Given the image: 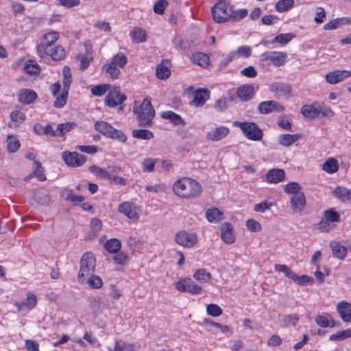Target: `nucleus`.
Wrapping results in <instances>:
<instances>
[{"instance_id":"obj_1","label":"nucleus","mask_w":351,"mask_h":351,"mask_svg":"<svg viewBox=\"0 0 351 351\" xmlns=\"http://www.w3.org/2000/svg\"><path fill=\"white\" fill-rule=\"evenodd\" d=\"M174 193L180 197L193 199L202 193L201 184L192 178H182L174 182L173 185Z\"/></svg>"},{"instance_id":"obj_2","label":"nucleus","mask_w":351,"mask_h":351,"mask_svg":"<svg viewBox=\"0 0 351 351\" xmlns=\"http://www.w3.org/2000/svg\"><path fill=\"white\" fill-rule=\"evenodd\" d=\"M133 111L137 115L139 126L149 127L152 124V119L155 116V110L149 99L145 98L140 105H135Z\"/></svg>"},{"instance_id":"obj_3","label":"nucleus","mask_w":351,"mask_h":351,"mask_svg":"<svg viewBox=\"0 0 351 351\" xmlns=\"http://www.w3.org/2000/svg\"><path fill=\"white\" fill-rule=\"evenodd\" d=\"M233 125L239 128L244 136L250 140L258 141L263 138V131L254 122L234 121Z\"/></svg>"},{"instance_id":"obj_4","label":"nucleus","mask_w":351,"mask_h":351,"mask_svg":"<svg viewBox=\"0 0 351 351\" xmlns=\"http://www.w3.org/2000/svg\"><path fill=\"white\" fill-rule=\"evenodd\" d=\"M95 258L90 252L85 253L80 260V268L77 276L78 281L83 282L84 280L95 271Z\"/></svg>"},{"instance_id":"obj_5","label":"nucleus","mask_w":351,"mask_h":351,"mask_svg":"<svg viewBox=\"0 0 351 351\" xmlns=\"http://www.w3.org/2000/svg\"><path fill=\"white\" fill-rule=\"evenodd\" d=\"M95 128L103 135L120 142L124 143L127 140V136L122 132L114 129L110 123L106 121H97L95 123Z\"/></svg>"},{"instance_id":"obj_6","label":"nucleus","mask_w":351,"mask_h":351,"mask_svg":"<svg viewBox=\"0 0 351 351\" xmlns=\"http://www.w3.org/2000/svg\"><path fill=\"white\" fill-rule=\"evenodd\" d=\"M211 13L215 22L218 23H224L230 20L231 7L226 1L217 2L213 6Z\"/></svg>"},{"instance_id":"obj_7","label":"nucleus","mask_w":351,"mask_h":351,"mask_svg":"<svg viewBox=\"0 0 351 351\" xmlns=\"http://www.w3.org/2000/svg\"><path fill=\"white\" fill-rule=\"evenodd\" d=\"M176 287L179 291H188L193 295L200 294L202 291V287L190 278H181L176 283Z\"/></svg>"},{"instance_id":"obj_8","label":"nucleus","mask_w":351,"mask_h":351,"mask_svg":"<svg viewBox=\"0 0 351 351\" xmlns=\"http://www.w3.org/2000/svg\"><path fill=\"white\" fill-rule=\"evenodd\" d=\"M196 234L191 231L181 230L175 235L176 242L184 247L191 248L197 242Z\"/></svg>"},{"instance_id":"obj_9","label":"nucleus","mask_w":351,"mask_h":351,"mask_svg":"<svg viewBox=\"0 0 351 351\" xmlns=\"http://www.w3.org/2000/svg\"><path fill=\"white\" fill-rule=\"evenodd\" d=\"M59 33L56 31H52L45 34L40 40V43L37 47L38 53H43L45 49H50V47L53 45V43L58 39Z\"/></svg>"},{"instance_id":"obj_10","label":"nucleus","mask_w":351,"mask_h":351,"mask_svg":"<svg viewBox=\"0 0 351 351\" xmlns=\"http://www.w3.org/2000/svg\"><path fill=\"white\" fill-rule=\"evenodd\" d=\"M62 158L66 165L72 167L82 166L86 160V157L77 152H64Z\"/></svg>"},{"instance_id":"obj_11","label":"nucleus","mask_w":351,"mask_h":351,"mask_svg":"<svg viewBox=\"0 0 351 351\" xmlns=\"http://www.w3.org/2000/svg\"><path fill=\"white\" fill-rule=\"evenodd\" d=\"M118 211L132 220H137L139 217L138 207L135 204L130 202H124L120 204L118 207Z\"/></svg>"},{"instance_id":"obj_12","label":"nucleus","mask_w":351,"mask_h":351,"mask_svg":"<svg viewBox=\"0 0 351 351\" xmlns=\"http://www.w3.org/2000/svg\"><path fill=\"white\" fill-rule=\"evenodd\" d=\"M261 57L263 60L270 61L275 66H280L285 63L287 55L283 51H267L263 53Z\"/></svg>"},{"instance_id":"obj_13","label":"nucleus","mask_w":351,"mask_h":351,"mask_svg":"<svg viewBox=\"0 0 351 351\" xmlns=\"http://www.w3.org/2000/svg\"><path fill=\"white\" fill-rule=\"evenodd\" d=\"M258 110L261 114H269L272 112H281L285 107L274 100L261 102L258 106Z\"/></svg>"},{"instance_id":"obj_14","label":"nucleus","mask_w":351,"mask_h":351,"mask_svg":"<svg viewBox=\"0 0 351 351\" xmlns=\"http://www.w3.org/2000/svg\"><path fill=\"white\" fill-rule=\"evenodd\" d=\"M348 77H351V71L348 70H337L326 75V80L330 84H336Z\"/></svg>"},{"instance_id":"obj_15","label":"nucleus","mask_w":351,"mask_h":351,"mask_svg":"<svg viewBox=\"0 0 351 351\" xmlns=\"http://www.w3.org/2000/svg\"><path fill=\"white\" fill-rule=\"evenodd\" d=\"M126 99V95L120 93L119 90L113 88L110 90L105 99V103L109 107H115Z\"/></svg>"},{"instance_id":"obj_16","label":"nucleus","mask_w":351,"mask_h":351,"mask_svg":"<svg viewBox=\"0 0 351 351\" xmlns=\"http://www.w3.org/2000/svg\"><path fill=\"white\" fill-rule=\"evenodd\" d=\"M269 90L276 98L288 96L291 91V86L282 82H274L269 86Z\"/></svg>"},{"instance_id":"obj_17","label":"nucleus","mask_w":351,"mask_h":351,"mask_svg":"<svg viewBox=\"0 0 351 351\" xmlns=\"http://www.w3.org/2000/svg\"><path fill=\"white\" fill-rule=\"evenodd\" d=\"M109 171L99 167L96 165H92L89 167V171L91 173L95 176L101 178V179H108L111 180L112 178V172H115L117 170H119V168L117 167H109Z\"/></svg>"},{"instance_id":"obj_18","label":"nucleus","mask_w":351,"mask_h":351,"mask_svg":"<svg viewBox=\"0 0 351 351\" xmlns=\"http://www.w3.org/2000/svg\"><path fill=\"white\" fill-rule=\"evenodd\" d=\"M230 132L227 127L221 125L212 128L206 134V138L212 141H217L226 137Z\"/></svg>"},{"instance_id":"obj_19","label":"nucleus","mask_w":351,"mask_h":351,"mask_svg":"<svg viewBox=\"0 0 351 351\" xmlns=\"http://www.w3.org/2000/svg\"><path fill=\"white\" fill-rule=\"evenodd\" d=\"M337 311L344 322H351V304L345 301L337 305Z\"/></svg>"},{"instance_id":"obj_20","label":"nucleus","mask_w":351,"mask_h":351,"mask_svg":"<svg viewBox=\"0 0 351 351\" xmlns=\"http://www.w3.org/2000/svg\"><path fill=\"white\" fill-rule=\"evenodd\" d=\"M37 303L36 295L32 293L27 294V298L22 302H16L15 305L19 311L30 310L33 308Z\"/></svg>"},{"instance_id":"obj_21","label":"nucleus","mask_w":351,"mask_h":351,"mask_svg":"<svg viewBox=\"0 0 351 351\" xmlns=\"http://www.w3.org/2000/svg\"><path fill=\"white\" fill-rule=\"evenodd\" d=\"M290 204L295 212H301L306 204L305 197L303 193H298L291 196Z\"/></svg>"},{"instance_id":"obj_22","label":"nucleus","mask_w":351,"mask_h":351,"mask_svg":"<svg viewBox=\"0 0 351 351\" xmlns=\"http://www.w3.org/2000/svg\"><path fill=\"white\" fill-rule=\"evenodd\" d=\"M43 53H38L40 57L43 58L45 55L49 56L54 60H61L65 55L64 49L61 46L50 47V49H45Z\"/></svg>"},{"instance_id":"obj_23","label":"nucleus","mask_w":351,"mask_h":351,"mask_svg":"<svg viewBox=\"0 0 351 351\" xmlns=\"http://www.w3.org/2000/svg\"><path fill=\"white\" fill-rule=\"evenodd\" d=\"M210 97V91L206 88H199L194 93L193 103L196 106H203Z\"/></svg>"},{"instance_id":"obj_24","label":"nucleus","mask_w":351,"mask_h":351,"mask_svg":"<svg viewBox=\"0 0 351 351\" xmlns=\"http://www.w3.org/2000/svg\"><path fill=\"white\" fill-rule=\"evenodd\" d=\"M254 95V87L251 84H244L240 86L237 90V96L242 101H248L251 99Z\"/></svg>"},{"instance_id":"obj_25","label":"nucleus","mask_w":351,"mask_h":351,"mask_svg":"<svg viewBox=\"0 0 351 351\" xmlns=\"http://www.w3.org/2000/svg\"><path fill=\"white\" fill-rule=\"evenodd\" d=\"M36 98V93L30 89H23L19 93V101L24 104H29Z\"/></svg>"},{"instance_id":"obj_26","label":"nucleus","mask_w":351,"mask_h":351,"mask_svg":"<svg viewBox=\"0 0 351 351\" xmlns=\"http://www.w3.org/2000/svg\"><path fill=\"white\" fill-rule=\"evenodd\" d=\"M333 256L343 260L348 253L347 248L336 241H332L330 243Z\"/></svg>"},{"instance_id":"obj_27","label":"nucleus","mask_w":351,"mask_h":351,"mask_svg":"<svg viewBox=\"0 0 351 351\" xmlns=\"http://www.w3.org/2000/svg\"><path fill=\"white\" fill-rule=\"evenodd\" d=\"M267 181L271 183H278L285 178V171L281 169L269 170L266 175Z\"/></svg>"},{"instance_id":"obj_28","label":"nucleus","mask_w":351,"mask_h":351,"mask_svg":"<svg viewBox=\"0 0 351 351\" xmlns=\"http://www.w3.org/2000/svg\"><path fill=\"white\" fill-rule=\"evenodd\" d=\"M301 138L300 134H285L278 136V141L280 145L284 147H289Z\"/></svg>"},{"instance_id":"obj_29","label":"nucleus","mask_w":351,"mask_h":351,"mask_svg":"<svg viewBox=\"0 0 351 351\" xmlns=\"http://www.w3.org/2000/svg\"><path fill=\"white\" fill-rule=\"evenodd\" d=\"M34 197L35 200L41 205H47L50 202L49 192L46 189H39L35 191Z\"/></svg>"},{"instance_id":"obj_30","label":"nucleus","mask_w":351,"mask_h":351,"mask_svg":"<svg viewBox=\"0 0 351 351\" xmlns=\"http://www.w3.org/2000/svg\"><path fill=\"white\" fill-rule=\"evenodd\" d=\"M221 239L226 243H232L234 241V237L232 234V227L228 223H224L221 227Z\"/></svg>"},{"instance_id":"obj_31","label":"nucleus","mask_w":351,"mask_h":351,"mask_svg":"<svg viewBox=\"0 0 351 351\" xmlns=\"http://www.w3.org/2000/svg\"><path fill=\"white\" fill-rule=\"evenodd\" d=\"M333 195L343 202H348L351 199V193L350 191L342 186L336 187L333 191Z\"/></svg>"},{"instance_id":"obj_32","label":"nucleus","mask_w":351,"mask_h":351,"mask_svg":"<svg viewBox=\"0 0 351 351\" xmlns=\"http://www.w3.org/2000/svg\"><path fill=\"white\" fill-rule=\"evenodd\" d=\"M161 117L163 119L170 120L176 125H185L184 121L182 119V117L172 111L162 112L161 113Z\"/></svg>"},{"instance_id":"obj_33","label":"nucleus","mask_w":351,"mask_h":351,"mask_svg":"<svg viewBox=\"0 0 351 351\" xmlns=\"http://www.w3.org/2000/svg\"><path fill=\"white\" fill-rule=\"evenodd\" d=\"M321 112L314 106L306 105L301 109L302 115L308 119H315L318 117Z\"/></svg>"},{"instance_id":"obj_34","label":"nucleus","mask_w":351,"mask_h":351,"mask_svg":"<svg viewBox=\"0 0 351 351\" xmlns=\"http://www.w3.org/2000/svg\"><path fill=\"white\" fill-rule=\"evenodd\" d=\"M165 62L167 63V60H163L156 69V77L160 80L167 79L171 74V71L165 65Z\"/></svg>"},{"instance_id":"obj_35","label":"nucleus","mask_w":351,"mask_h":351,"mask_svg":"<svg viewBox=\"0 0 351 351\" xmlns=\"http://www.w3.org/2000/svg\"><path fill=\"white\" fill-rule=\"evenodd\" d=\"M193 277L200 283H206L211 279V274L205 269H199L195 271Z\"/></svg>"},{"instance_id":"obj_36","label":"nucleus","mask_w":351,"mask_h":351,"mask_svg":"<svg viewBox=\"0 0 351 351\" xmlns=\"http://www.w3.org/2000/svg\"><path fill=\"white\" fill-rule=\"evenodd\" d=\"M102 69L108 75V77L112 79L118 78L121 73L119 68L112 65L110 62L104 64L103 65Z\"/></svg>"},{"instance_id":"obj_37","label":"nucleus","mask_w":351,"mask_h":351,"mask_svg":"<svg viewBox=\"0 0 351 351\" xmlns=\"http://www.w3.org/2000/svg\"><path fill=\"white\" fill-rule=\"evenodd\" d=\"M323 170L325 171L332 173L337 172L339 169V164L336 159L333 158H328L322 167Z\"/></svg>"},{"instance_id":"obj_38","label":"nucleus","mask_w":351,"mask_h":351,"mask_svg":"<svg viewBox=\"0 0 351 351\" xmlns=\"http://www.w3.org/2000/svg\"><path fill=\"white\" fill-rule=\"evenodd\" d=\"M19 139L13 135H8L7 137V149L10 153L16 152L20 147Z\"/></svg>"},{"instance_id":"obj_39","label":"nucleus","mask_w":351,"mask_h":351,"mask_svg":"<svg viewBox=\"0 0 351 351\" xmlns=\"http://www.w3.org/2000/svg\"><path fill=\"white\" fill-rule=\"evenodd\" d=\"M209 57L202 52H198L193 55L192 60L197 64L206 67L208 65Z\"/></svg>"},{"instance_id":"obj_40","label":"nucleus","mask_w":351,"mask_h":351,"mask_svg":"<svg viewBox=\"0 0 351 351\" xmlns=\"http://www.w3.org/2000/svg\"><path fill=\"white\" fill-rule=\"evenodd\" d=\"M128 59L123 53L119 52L114 56L110 63L117 68H123L127 63Z\"/></svg>"},{"instance_id":"obj_41","label":"nucleus","mask_w":351,"mask_h":351,"mask_svg":"<svg viewBox=\"0 0 351 351\" xmlns=\"http://www.w3.org/2000/svg\"><path fill=\"white\" fill-rule=\"evenodd\" d=\"M121 246L120 241L117 239H110L105 243L106 250L111 254L117 252L120 250Z\"/></svg>"},{"instance_id":"obj_42","label":"nucleus","mask_w":351,"mask_h":351,"mask_svg":"<svg viewBox=\"0 0 351 351\" xmlns=\"http://www.w3.org/2000/svg\"><path fill=\"white\" fill-rule=\"evenodd\" d=\"M293 5V0H280L276 3L275 8L277 12H283L289 10Z\"/></svg>"},{"instance_id":"obj_43","label":"nucleus","mask_w":351,"mask_h":351,"mask_svg":"<svg viewBox=\"0 0 351 351\" xmlns=\"http://www.w3.org/2000/svg\"><path fill=\"white\" fill-rule=\"evenodd\" d=\"M132 136L138 139L149 140L154 137V134L148 130L140 129L134 130Z\"/></svg>"},{"instance_id":"obj_44","label":"nucleus","mask_w":351,"mask_h":351,"mask_svg":"<svg viewBox=\"0 0 351 351\" xmlns=\"http://www.w3.org/2000/svg\"><path fill=\"white\" fill-rule=\"evenodd\" d=\"M130 36L137 43H143L146 40L145 32L141 28H134L133 31L130 32Z\"/></svg>"},{"instance_id":"obj_45","label":"nucleus","mask_w":351,"mask_h":351,"mask_svg":"<svg viewBox=\"0 0 351 351\" xmlns=\"http://www.w3.org/2000/svg\"><path fill=\"white\" fill-rule=\"evenodd\" d=\"M222 213L217 208L208 209L206 217L210 222H216L221 219Z\"/></svg>"},{"instance_id":"obj_46","label":"nucleus","mask_w":351,"mask_h":351,"mask_svg":"<svg viewBox=\"0 0 351 351\" xmlns=\"http://www.w3.org/2000/svg\"><path fill=\"white\" fill-rule=\"evenodd\" d=\"M10 119L12 122L8 123V126L10 128H14L16 127L14 122H23L25 119V116L19 110H14L10 114Z\"/></svg>"},{"instance_id":"obj_47","label":"nucleus","mask_w":351,"mask_h":351,"mask_svg":"<svg viewBox=\"0 0 351 351\" xmlns=\"http://www.w3.org/2000/svg\"><path fill=\"white\" fill-rule=\"evenodd\" d=\"M75 125V123L69 122L58 124L56 130L57 136L60 137L63 136L66 132L71 130Z\"/></svg>"},{"instance_id":"obj_48","label":"nucleus","mask_w":351,"mask_h":351,"mask_svg":"<svg viewBox=\"0 0 351 351\" xmlns=\"http://www.w3.org/2000/svg\"><path fill=\"white\" fill-rule=\"evenodd\" d=\"M293 37L294 35L291 33L281 34L275 36V38L271 41V43H280L281 45H286L292 38H293Z\"/></svg>"},{"instance_id":"obj_49","label":"nucleus","mask_w":351,"mask_h":351,"mask_svg":"<svg viewBox=\"0 0 351 351\" xmlns=\"http://www.w3.org/2000/svg\"><path fill=\"white\" fill-rule=\"evenodd\" d=\"M302 187L299 183L295 182H291L288 183L285 188V191L288 194L295 195L300 193V191Z\"/></svg>"},{"instance_id":"obj_50","label":"nucleus","mask_w":351,"mask_h":351,"mask_svg":"<svg viewBox=\"0 0 351 351\" xmlns=\"http://www.w3.org/2000/svg\"><path fill=\"white\" fill-rule=\"evenodd\" d=\"M275 270L277 271H281L284 273V274L289 278L293 280L294 277H295V273H294L292 270H291L287 265H280L277 264L274 266Z\"/></svg>"},{"instance_id":"obj_51","label":"nucleus","mask_w":351,"mask_h":351,"mask_svg":"<svg viewBox=\"0 0 351 351\" xmlns=\"http://www.w3.org/2000/svg\"><path fill=\"white\" fill-rule=\"evenodd\" d=\"M329 317H330L329 315H319L316 317L315 322L319 326L324 327V328L328 327L329 326L330 327H333L335 326V322L333 321H332L331 322L332 324H330Z\"/></svg>"},{"instance_id":"obj_52","label":"nucleus","mask_w":351,"mask_h":351,"mask_svg":"<svg viewBox=\"0 0 351 351\" xmlns=\"http://www.w3.org/2000/svg\"><path fill=\"white\" fill-rule=\"evenodd\" d=\"M63 75H64V80H63L64 88H63V89L69 90V86L72 82L71 73V70H70L69 67H68V66L64 67Z\"/></svg>"},{"instance_id":"obj_53","label":"nucleus","mask_w":351,"mask_h":351,"mask_svg":"<svg viewBox=\"0 0 351 351\" xmlns=\"http://www.w3.org/2000/svg\"><path fill=\"white\" fill-rule=\"evenodd\" d=\"M132 345L126 343L122 340H118L115 342V346L113 350L110 351H131Z\"/></svg>"},{"instance_id":"obj_54","label":"nucleus","mask_w":351,"mask_h":351,"mask_svg":"<svg viewBox=\"0 0 351 351\" xmlns=\"http://www.w3.org/2000/svg\"><path fill=\"white\" fill-rule=\"evenodd\" d=\"M68 91L69 90H62L61 95L56 99L53 103L54 107L62 108L65 105L68 97Z\"/></svg>"},{"instance_id":"obj_55","label":"nucleus","mask_w":351,"mask_h":351,"mask_svg":"<svg viewBox=\"0 0 351 351\" xmlns=\"http://www.w3.org/2000/svg\"><path fill=\"white\" fill-rule=\"evenodd\" d=\"M324 218L330 222H338L340 219V215L335 210L329 209L324 212Z\"/></svg>"},{"instance_id":"obj_56","label":"nucleus","mask_w":351,"mask_h":351,"mask_svg":"<svg viewBox=\"0 0 351 351\" xmlns=\"http://www.w3.org/2000/svg\"><path fill=\"white\" fill-rule=\"evenodd\" d=\"M206 312L209 315L218 317L222 314V309L217 304H210L207 305Z\"/></svg>"},{"instance_id":"obj_57","label":"nucleus","mask_w":351,"mask_h":351,"mask_svg":"<svg viewBox=\"0 0 351 351\" xmlns=\"http://www.w3.org/2000/svg\"><path fill=\"white\" fill-rule=\"evenodd\" d=\"M157 160L151 158L145 159L142 162L143 171L152 172L154 171Z\"/></svg>"},{"instance_id":"obj_58","label":"nucleus","mask_w":351,"mask_h":351,"mask_svg":"<svg viewBox=\"0 0 351 351\" xmlns=\"http://www.w3.org/2000/svg\"><path fill=\"white\" fill-rule=\"evenodd\" d=\"M247 14V10L246 9H240L237 10L233 11L231 9V14L230 15V19L234 21H239L244 17H245Z\"/></svg>"},{"instance_id":"obj_59","label":"nucleus","mask_w":351,"mask_h":351,"mask_svg":"<svg viewBox=\"0 0 351 351\" xmlns=\"http://www.w3.org/2000/svg\"><path fill=\"white\" fill-rule=\"evenodd\" d=\"M64 199L67 202H82L84 200V197L82 195H76L73 194L71 191H65Z\"/></svg>"},{"instance_id":"obj_60","label":"nucleus","mask_w":351,"mask_h":351,"mask_svg":"<svg viewBox=\"0 0 351 351\" xmlns=\"http://www.w3.org/2000/svg\"><path fill=\"white\" fill-rule=\"evenodd\" d=\"M25 71L31 75L36 74L39 72L40 68L36 62L29 60L25 66Z\"/></svg>"},{"instance_id":"obj_61","label":"nucleus","mask_w":351,"mask_h":351,"mask_svg":"<svg viewBox=\"0 0 351 351\" xmlns=\"http://www.w3.org/2000/svg\"><path fill=\"white\" fill-rule=\"evenodd\" d=\"M87 282L94 289L100 288L102 286V280L98 276L90 275V277L88 278Z\"/></svg>"},{"instance_id":"obj_62","label":"nucleus","mask_w":351,"mask_h":351,"mask_svg":"<svg viewBox=\"0 0 351 351\" xmlns=\"http://www.w3.org/2000/svg\"><path fill=\"white\" fill-rule=\"evenodd\" d=\"M282 320L286 326H295L299 320V317L296 315H289L285 316Z\"/></svg>"},{"instance_id":"obj_63","label":"nucleus","mask_w":351,"mask_h":351,"mask_svg":"<svg viewBox=\"0 0 351 351\" xmlns=\"http://www.w3.org/2000/svg\"><path fill=\"white\" fill-rule=\"evenodd\" d=\"M345 19H335L330 22L326 23L324 26V29L326 30L335 29L337 28L340 25L343 23Z\"/></svg>"},{"instance_id":"obj_64","label":"nucleus","mask_w":351,"mask_h":351,"mask_svg":"<svg viewBox=\"0 0 351 351\" xmlns=\"http://www.w3.org/2000/svg\"><path fill=\"white\" fill-rule=\"evenodd\" d=\"M168 5V3L165 0H159L156 1L154 5V11L158 14H162L164 13L165 8Z\"/></svg>"}]
</instances>
